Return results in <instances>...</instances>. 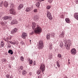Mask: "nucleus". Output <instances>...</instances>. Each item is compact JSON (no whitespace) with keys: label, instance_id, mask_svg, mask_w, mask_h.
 Returning a JSON list of instances; mask_svg holds the SVG:
<instances>
[{"label":"nucleus","instance_id":"nucleus-17","mask_svg":"<svg viewBox=\"0 0 78 78\" xmlns=\"http://www.w3.org/2000/svg\"><path fill=\"white\" fill-rule=\"evenodd\" d=\"M51 36V34H48L46 35V38L48 40H49L50 39V36Z\"/></svg>","mask_w":78,"mask_h":78},{"label":"nucleus","instance_id":"nucleus-52","mask_svg":"<svg viewBox=\"0 0 78 78\" xmlns=\"http://www.w3.org/2000/svg\"><path fill=\"white\" fill-rule=\"evenodd\" d=\"M70 64V62L68 61V65H69Z\"/></svg>","mask_w":78,"mask_h":78},{"label":"nucleus","instance_id":"nucleus-34","mask_svg":"<svg viewBox=\"0 0 78 78\" xmlns=\"http://www.w3.org/2000/svg\"><path fill=\"white\" fill-rule=\"evenodd\" d=\"M1 45L2 46V47H4V42H2L1 43Z\"/></svg>","mask_w":78,"mask_h":78},{"label":"nucleus","instance_id":"nucleus-43","mask_svg":"<svg viewBox=\"0 0 78 78\" xmlns=\"http://www.w3.org/2000/svg\"><path fill=\"white\" fill-rule=\"evenodd\" d=\"M10 59L11 60H14V56H12L11 57Z\"/></svg>","mask_w":78,"mask_h":78},{"label":"nucleus","instance_id":"nucleus-9","mask_svg":"<svg viewBox=\"0 0 78 78\" xmlns=\"http://www.w3.org/2000/svg\"><path fill=\"white\" fill-rule=\"evenodd\" d=\"M2 19L3 20H8V19H9V20H11L12 19V18L10 16H5L2 18Z\"/></svg>","mask_w":78,"mask_h":78},{"label":"nucleus","instance_id":"nucleus-45","mask_svg":"<svg viewBox=\"0 0 78 78\" xmlns=\"http://www.w3.org/2000/svg\"><path fill=\"white\" fill-rule=\"evenodd\" d=\"M60 17L62 19H63V18H64V15H61Z\"/></svg>","mask_w":78,"mask_h":78},{"label":"nucleus","instance_id":"nucleus-8","mask_svg":"<svg viewBox=\"0 0 78 78\" xmlns=\"http://www.w3.org/2000/svg\"><path fill=\"white\" fill-rule=\"evenodd\" d=\"M70 53L71 55H75L76 53V50L75 48H73L71 50Z\"/></svg>","mask_w":78,"mask_h":78},{"label":"nucleus","instance_id":"nucleus-32","mask_svg":"<svg viewBox=\"0 0 78 78\" xmlns=\"http://www.w3.org/2000/svg\"><path fill=\"white\" fill-rule=\"evenodd\" d=\"M20 59L21 61H23L24 60V58L23 57H20Z\"/></svg>","mask_w":78,"mask_h":78},{"label":"nucleus","instance_id":"nucleus-21","mask_svg":"<svg viewBox=\"0 0 78 78\" xmlns=\"http://www.w3.org/2000/svg\"><path fill=\"white\" fill-rule=\"evenodd\" d=\"M6 78H12V76H10V75L9 74H7L5 76Z\"/></svg>","mask_w":78,"mask_h":78},{"label":"nucleus","instance_id":"nucleus-3","mask_svg":"<svg viewBox=\"0 0 78 78\" xmlns=\"http://www.w3.org/2000/svg\"><path fill=\"white\" fill-rule=\"evenodd\" d=\"M40 69L41 70L42 73H43L45 72V65L43 63L41 65V66L40 67Z\"/></svg>","mask_w":78,"mask_h":78},{"label":"nucleus","instance_id":"nucleus-19","mask_svg":"<svg viewBox=\"0 0 78 78\" xmlns=\"http://www.w3.org/2000/svg\"><path fill=\"white\" fill-rule=\"evenodd\" d=\"M23 7V5L22 4H21L19 5V6L18 7V9L19 10H20L21 8H22Z\"/></svg>","mask_w":78,"mask_h":78},{"label":"nucleus","instance_id":"nucleus-16","mask_svg":"<svg viewBox=\"0 0 78 78\" xmlns=\"http://www.w3.org/2000/svg\"><path fill=\"white\" fill-rule=\"evenodd\" d=\"M4 6L7 8L8 6V3L7 2H5L4 3Z\"/></svg>","mask_w":78,"mask_h":78},{"label":"nucleus","instance_id":"nucleus-11","mask_svg":"<svg viewBox=\"0 0 78 78\" xmlns=\"http://www.w3.org/2000/svg\"><path fill=\"white\" fill-rule=\"evenodd\" d=\"M33 9V7L31 6L30 7H27L26 11V12H30Z\"/></svg>","mask_w":78,"mask_h":78},{"label":"nucleus","instance_id":"nucleus-37","mask_svg":"<svg viewBox=\"0 0 78 78\" xmlns=\"http://www.w3.org/2000/svg\"><path fill=\"white\" fill-rule=\"evenodd\" d=\"M29 64H33V61H32V60L29 61Z\"/></svg>","mask_w":78,"mask_h":78},{"label":"nucleus","instance_id":"nucleus-50","mask_svg":"<svg viewBox=\"0 0 78 78\" xmlns=\"http://www.w3.org/2000/svg\"><path fill=\"white\" fill-rule=\"evenodd\" d=\"M52 58V56H51V55L49 56V58L51 59Z\"/></svg>","mask_w":78,"mask_h":78},{"label":"nucleus","instance_id":"nucleus-54","mask_svg":"<svg viewBox=\"0 0 78 78\" xmlns=\"http://www.w3.org/2000/svg\"><path fill=\"white\" fill-rule=\"evenodd\" d=\"M29 75L30 76L32 75V73H29Z\"/></svg>","mask_w":78,"mask_h":78},{"label":"nucleus","instance_id":"nucleus-58","mask_svg":"<svg viewBox=\"0 0 78 78\" xmlns=\"http://www.w3.org/2000/svg\"><path fill=\"white\" fill-rule=\"evenodd\" d=\"M22 44L23 45V43H22Z\"/></svg>","mask_w":78,"mask_h":78},{"label":"nucleus","instance_id":"nucleus-53","mask_svg":"<svg viewBox=\"0 0 78 78\" xmlns=\"http://www.w3.org/2000/svg\"><path fill=\"white\" fill-rule=\"evenodd\" d=\"M64 78H68V77H67V76H64Z\"/></svg>","mask_w":78,"mask_h":78},{"label":"nucleus","instance_id":"nucleus-49","mask_svg":"<svg viewBox=\"0 0 78 78\" xmlns=\"http://www.w3.org/2000/svg\"><path fill=\"white\" fill-rule=\"evenodd\" d=\"M38 0V1H39V2H43V1H44L45 0Z\"/></svg>","mask_w":78,"mask_h":78},{"label":"nucleus","instance_id":"nucleus-4","mask_svg":"<svg viewBox=\"0 0 78 78\" xmlns=\"http://www.w3.org/2000/svg\"><path fill=\"white\" fill-rule=\"evenodd\" d=\"M64 45L66 47V50H69L70 47V44L67 43V42L65 41V44Z\"/></svg>","mask_w":78,"mask_h":78},{"label":"nucleus","instance_id":"nucleus-33","mask_svg":"<svg viewBox=\"0 0 78 78\" xmlns=\"http://www.w3.org/2000/svg\"><path fill=\"white\" fill-rule=\"evenodd\" d=\"M7 47L8 48H11V45H10L9 44H8L7 45Z\"/></svg>","mask_w":78,"mask_h":78},{"label":"nucleus","instance_id":"nucleus-12","mask_svg":"<svg viewBox=\"0 0 78 78\" xmlns=\"http://www.w3.org/2000/svg\"><path fill=\"white\" fill-rule=\"evenodd\" d=\"M17 21L16 20L14 19L11 22V25H14V24H17Z\"/></svg>","mask_w":78,"mask_h":78},{"label":"nucleus","instance_id":"nucleus-18","mask_svg":"<svg viewBox=\"0 0 78 78\" xmlns=\"http://www.w3.org/2000/svg\"><path fill=\"white\" fill-rule=\"evenodd\" d=\"M64 32L63 31L62 32V34L60 35V37H62V38H64Z\"/></svg>","mask_w":78,"mask_h":78},{"label":"nucleus","instance_id":"nucleus-6","mask_svg":"<svg viewBox=\"0 0 78 78\" xmlns=\"http://www.w3.org/2000/svg\"><path fill=\"white\" fill-rule=\"evenodd\" d=\"M9 12L10 14H13V15H15V14H16V11L14 8L10 9L9 10Z\"/></svg>","mask_w":78,"mask_h":78},{"label":"nucleus","instance_id":"nucleus-36","mask_svg":"<svg viewBox=\"0 0 78 78\" xmlns=\"http://www.w3.org/2000/svg\"><path fill=\"white\" fill-rule=\"evenodd\" d=\"M60 46L61 47H63V43L62 42L60 44Z\"/></svg>","mask_w":78,"mask_h":78},{"label":"nucleus","instance_id":"nucleus-39","mask_svg":"<svg viewBox=\"0 0 78 78\" xmlns=\"http://www.w3.org/2000/svg\"><path fill=\"white\" fill-rule=\"evenodd\" d=\"M20 69H21L22 70H23V66H21Z\"/></svg>","mask_w":78,"mask_h":78},{"label":"nucleus","instance_id":"nucleus-23","mask_svg":"<svg viewBox=\"0 0 78 78\" xmlns=\"http://www.w3.org/2000/svg\"><path fill=\"white\" fill-rule=\"evenodd\" d=\"M39 18V16H38V15H36L35 16H34V20H36L37 19Z\"/></svg>","mask_w":78,"mask_h":78},{"label":"nucleus","instance_id":"nucleus-14","mask_svg":"<svg viewBox=\"0 0 78 78\" xmlns=\"http://www.w3.org/2000/svg\"><path fill=\"white\" fill-rule=\"evenodd\" d=\"M65 21L67 23H70L71 21L70 20V19L68 18H66L65 19Z\"/></svg>","mask_w":78,"mask_h":78},{"label":"nucleus","instance_id":"nucleus-10","mask_svg":"<svg viewBox=\"0 0 78 78\" xmlns=\"http://www.w3.org/2000/svg\"><path fill=\"white\" fill-rule=\"evenodd\" d=\"M18 30V29H17V28H15L12 30L11 31V34H14V33H17V32Z\"/></svg>","mask_w":78,"mask_h":78},{"label":"nucleus","instance_id":"nucleus-26","mask_svg":"<svg viewBox=\"0 0 78 78\" xmlns=\"http://www.w3.org/2000/svg\"><path fill=\"white\" fill-rule=\"evenodd\" d=\"M51 35V36L52 37H53V38L55 37V33H52L51 34H50Z\"/></svg>","mask_w":78,"mask_h":78},{"label":"nucleus","instance_id":"nucleus-59","mask_svg":"<svg viewBox=\"0 0 78 78\" xmlns=\"http://www.w3.org/2000/svg\"><path fill=\"white\" fill-rule=\"evenodd\" d=\"M31 40H30V42H31Z\"/></svg>","mask_w":78,"mask_h":78},{"label":"nucleus","instance_id":"nucleus-51","mask_svg":"<svg viewBox=\"0 0 78 78\" xmlns=\"http://www.w3.org/2000/svg\"><path fill=\"white\" fill-rule=\"evenodd\" d=\"M70 42V40H68L67 43H68L69 44Z\"/></svg>","mask_w":78,"mask_h":78},{"label":"nucleus","instance_id":"nucleus-15","mask_svg":"<svg viewBox=\"0 0 78 78\" xmlns=\"http://www.w3.org/2000/svg\"><path fill=\"white\" fill-rule=\"evenodd\" d=\"M37 2L35 4V5L37 8H39L40 6V3H39V2H39V1L38 0H37Z\"/></svg>","mask_w":78,"mask_h":78},{"label":"nucleus","instance_id":"nucleus-20","mask_svg":"<svg viewBox=\"0 0 78 78\" xmlns=\"http://www.w3.org/2000/svg\"><path fill=\"white\" fill-rule=\"evenodd\" d=\"M57 66L59 68L60 67V62H59V61H58L56 62Z\"/></svg>","mask_w":78,"mask_h":78},{"label":"nucleus","instance_id":"nucleus-35","mask_svg":"<svg viewBox=\"0 0 78 78\" xmlns=\"http://www.w3.org/2000/svg\"><path fill=\"white\" fill-rule=\"evenodd\" d=\"M57 56L59 58H61V55L60 54H58Z\"/></svg>","mask_w":78,"mask_h":78},{"label":"nucleus","instance_id":"nucleus-56","mask_svg":"<svg viewBox=\"0 0 78 78\" xmlns=\"http://www.w3.org/2000/svg\"><path fill=\"white\" fill-rule=\"evenodd\" d=\"M66 39H65V40H64V42H66Z\"/></svg>","mask_w":78,"mask_h":78},{"label":"nucleus","instance_id":"nucleus-29","mask_svg":"<svg viewBox=\"0 0 78 78\" xmlns=\"http://www.w3.org/2000/svg\"><path fill=\"white\" fill-rule=\"evenodd\" d=\"M41 73V71L40 70H38L37 71V75H39Z\"/></svg>","mask_w":78,"mask_h":78},{"label":"nucleus","instance_id":"nucleus-40","mask_svg":"<svg viewBox=\"0 0 78 78\" xmlns=\"http://www.w3.org/2000/svg\"><path fill=\"white\" fill-rule=\"evenodd\" d=\"M9 43H10V44H13H13H14V42H13L11 41H9Z\"/></svg>","mask_w":78,"mask_h":78},{"label":"nucleus","instance_id":"nucleus-48","mask_svg":"<svg viewBox=\"0 0 78 78\" xmlns=\"http://www.w3.org/2000/svg\"><path fill=\"white\" fill-rule=\"evenodd\" d=\"M75 2L76 3V4H78V0H75Z\"/></svg>","mask_w":78,"mask_h":78},{"label":"nucleus","instance_id":"nucleus-31","mask_svg":"<svg viewBox=\"0 0 78 78\" xmlns=\"http://www.w3.org/2000/svg\"><path fill=\"white\" fill-rule=\"evenodd\" d=\"M3 2H1V3H0V7H1L3 6Z\"/></svg>","mask_w":78,"mask_h":78},{"label":"nucleus","instance_id":"nucleus-24","mask_svg":"<svg viewBox=\"0 0 78 78\" xmlns=\"http://www.w3.org/2000/svg\"><path fill=\"white\" fill-rule=\"evenodd\" d=\"M53 45L51 43H50L49 45V48L50 50H52V46Z\"/></svg>","mask_w":78,"mask_h":78},{"label":"nucleus","instance_id":"nucleus-5","mask_svg":"<svg viewBox=\"0 0 78 78\" xmlns=\"http://www.w3.org/2000/svg\"><path fill=\"white\" fill-rule=\"evenodd\" d=\"M47 16L49 18V19L50 20H52L53 17L51 15V13H50L49 11H47Z\"/></svg>","mask_w":78,"mask_h":78},{"label":"nucleus","instance_id":"nucleus-27","mask_svg":"<svg viewBox=\"0 0 78 78\" xmlns=\"http://www.w3.org/2000/svg\"><path fill=\"white\" fill-rule=\"evenodd\" d=\"M4 40L5 41H6V42H8L9 41V37H7L5 39H4Z\"/></svg>","mask_w":78,"mask_h":78},{"label":"nucleus","instance_id":"nucleus-2","mask_svg":"<svg viewBox=\"0 0 78 78\" xmlns=\"http://www.w3.org/2000/svg\"><path fill=\"white\" fill-rule=\"evenodd\" d=\"M43 47H44L43 41L42 40H40L39 42L38 48L39 49H42V48H43Z\"/></svg>","mask_w":78,"mask_h":78},{"label":"nucleus","instance_id":"nucleus-25","mask_svg":"<svg viewBox=\"0 0 78 78\" xmlns=\"http://www.w3.org/2000/svg\"><path fill=\"white\" fill-rule=\"evenodd\" d=\"M9 53H10L11 55H12L13 54V51L11 50H9L8 51Z\"/></svg>","mask_w":78,"mask_h":78},{"label":"nucleus","instance_id":"nucleus-60","mask_svg":"<svg viewBox=\"0 0 78 78\" xmlns=\"http://www.w3.org/2000/svg\"><path fill=\"white\" fill-rule=\"evenodd\" d=\"M12 6H13V7H14L13 6H12Z\"/></svg>","mask_w":78,"mask_h":78},{"label":"nucleus","instance_id":"nucleus-47","mask_svg":"<svg viewBox=\"0 0 78 78\" xmlns=\"http://www.w3.org/2000/svg\"><path fill=\"white\" fill-rule=\"evenodd\" d=\"M36 65V61H34V64H33V66H35Z\"/></svg>","mask_w":78,"mask_h":78},{"label":"nucleus","instance_id":"nucleus-38","mask_svg":"<svg viewBox=\"0 0 78 78\" xmlns=\"http://www.w3.org/2000/svg\"><path fill=\"white\" fill-rule=\"evenodd\" d=\"M1 24L2 25V26H3L4 25H5V23H4V22H2L1 23Z\"/></svg>","mask_w":78,"mask_h":78},{"label":"nucleus","instance_id":"nucleus-13","mask_svg":"<svg viewBox=\"0 0 78 78\" xmlns=\"http://www.w3.org/2000/svg\"><path fill=\"white\" fill-rule=\"evenodd\" d=\"M32 30H34V28H36V24L34 22H33L32 23Z\"/></svg>","mask_w":78,"mask_h":78},{"label":"nucleus","instance_id":"nucleus-41","mask_svg":"<svg viewBox=\"0 0 78 78\" xmlns=\"http://www.w3.org/2000/svg\"><path fill=\"white\" fill-rule=\"evenodd\" d=\"M13 45H15V44H16V45H17V41H15L14 42H13Z\"/></svg>","mask_w":78,"mask_h":78},{"label":"nucleus","instance_id":"nucleus-46","mask_svg":"<svg viewBox=\"0 0 78 78\" xmlns=\"http://www.w3.org/2000/svg\"><path fill=\"white\" fill-rule=\"evenodd\" d=\"M37 9H34V12H37Z\"/></svg>","mask_w":78,"mask_h":78},{"label":"nucleus","instance_id":"nucleus-7","mask_svg":"<svg viewBox=\"0 0 78 78\" xmlns=\"http://www.w3.org/2000/svg\"><path fill=\"white\" fill-rule=\"evenodd\" d=\"M28 37L27 34L25 32H23L22 34V35H21V37L23 38V39H26L27 37Z\"/></svg>","mask_w":78,"mask_h":78},{"label":"nucleus","instance_id":"nucleus-42","mask_svg":"<svg viewBox=\"0 0 78 78\" xmlns=\"http://www.w3.org/2000/svg\"><path fill=\"white\" fill-rule=\"evenodd\" d=\"M53 2V0H48V2L49 3H51V2Z\"/></svg>","mask_w":78,"mask_h":78},{"label":"nucleus","instance_id":"nucleus-44","mask_svg":"<svg viewBox=\"0 0 78 78\" xmlns=\"http://www.w3.org/2000/svg\"><path fill=\"white\" fill-rule=\"evenodd\" d=\"M9 39L10 40H11V39H12V36H9Z\"/></svg>","mask_w":78,"mask_h":78},{"label":"nucleus","instance_id":"nucleus-22","mask_svg":"<svg viewBox=\"0 0 78 78\" xmlns=\"http://www.w3.org/2000/svg\"><path fill=\"white\" fill-rule=\"evenodd\" d=\"M5 62H6V60L5 59L3 58L1 59V62L2 64H4V63H5Z\"/></svg>","mask_w":78,"mask_h":78},{"label":"nucleus","instance_id":"nucleus-30","mask_svg":"<svg viewBox=\"0 0 78 78\" xmlns=\"http://www.w3.org/2000/svg\"><path fill=\"white\" fill-rule=\"evenodd\" d=\"M22 73L23 75V76H25V74L26 73V71L24 70H23Z\"/></svg>","mask_w":78,"mask_h":78},{"label":"nucleus","instance_id":"nucleus-1","mask_svg":"<svg viewBox=\"0 0 78 78\" xmlns=\"http://www.w3.org/2000/svg\"><path fill=\"white\" fill-rule=\"evenodd\" d=\"M42 29L37 24L36 27L34 29V32L36 34H39L42 32Z\"/></svg>","mask_w":78,"mask_h":78},{"label":"nucleus","instance_id":"nucleus-28","mask_svg":"<svg viewBox=\"0 0 78 78\" xmlns=\"http://www.w3.org/2000/svg\"><path fill=\"white\" fill-rule=\"evenodd\" d=\"M51 5H47L46 7V9H50L51 8Z\"/></svg>","mask_w":78,"mask_h":78},{"label":"nucleus","instance_id":"nucleus-57","mask_svg":"<svg viewBox=\"0 0 78 78\" xmlns=\"http://www.w3.org/2000/svg\"><path fill=\"white\" fill-rule=\"evenodd\" d=\"M68 61H69V62L70 61V59H68Z\"/></svg>","mask_w":78,"mask_h":78},{"label":"nucleus","instance_id":"nucleus-55","mask_svg":"<svg viewBox=\"0 0 78 78\" xmlns=\"http://www.w3.org/2000/svg\"><path fill=\"white\" fill-rule=\"evenodd\" d=\"M38 78H41V76H38Z\"/></svg>","mask_w":78,"mask_h":78}]
</instances>
